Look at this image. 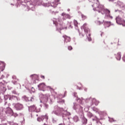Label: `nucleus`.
<instances>
[{
	"instance_id": "1",
	"label": "nucleus",
	"mask_w": 125,
	"mask_h": 125,
	"mask_svg": "<svg viewBox=\"0 0 125 125\" xmlns=\"http://www.w3.org/2000/svg\"><path fill=\"white\" fill-rule=\"evenodd\" d=\"M93 3V4L92 6L93 7V10L95 11H98V12L100 13V12L103 10V6L100 4L99 0H94Z\"/></svg>"
},
{
	"instance_id": "11",
	"label": "nucleus",
	"mask_w": 125,
	"mask_h": 125,
	"mask_svg": "<svg viewBox=\"0 0 125 125\" xmlns=\"http://www.w3.org/2000/svg\"><path fill=\"white\" fill-rule=\"evenodd\" d=\"M91 100L93 104H95V105H98V102L96 101V99L95 98L91 99Z\"/></svg>"
},
{
	"instance_id": "3",
	"label": "nucleus",
	"mask_w": 125,
	"mask_h": 125,
	"mask_svg": "<svg viewBox=\"0 0 125 125\" xmlns=\"http://www.w3.org/2000/svg\"><path fill=\"white\" fill-rule=\"evenodd\" d=\"M116 22L119 25H124L125 24V21L118 16L116 18Z\"/></svg>"
},
{
	"instance_id": "13",
	"label": "nucleus",
	"mask_w": 125,
	"mask_h": 125,
	"mask_svg": "<svg viewBox=\"0 0 125 125\" xmlns=\"http://www.w3.org/2000/svg\"><path fill=\"white\" fill-rule=\"evenodd\" d=\"M62 16H63V17H64L65 18H70V16L64 13H62Z\"/></svg>"
},
{
	"instance_id": "18",
	"label": "nucleus",
	"mask_w": 125,
	"mask_h": 125,
	"mask_svg": "<svg viewBox=\"0 0 125 125\" xmlns=\"http://www.w3.org/2000/svg\"><path fill=\"white\" fill-rule=\"evenodd\" d=\"M64 29H67V26H65V27L62 26L61 27L59 28V30H60V31H62V30H64Z\"/></svg>"
},
{
	"instance_id": "5",
	"label": "nucleus",
	"mask_w": 125,
	"mask_h": 125,
	"mask_svg": "<svg viewBox=\"0 0 125 125\" xmlns=\"http://www.w3.org/2000/svg\"><path fill=\"white\" fill-rule=\"evenodd\" d=\"M62 38H64V43L65 42H71V38L69 37H68L66 35H63L62 36Z\"/></svg>"
},
{
	"instance_id": "25",
	"label": "nucleus",
	"mask_w": 125,
	"mask_h": 125,
	"mask_svg": "<svg viewBox=\"0 0 125 125\" xmlns=\"http://www.w3.org/2000/svg\"><path fill=\"white\" fill-rule=\"evenodd\" d=\"M84 124H86L87 123V119H86V118H84Z\"/></svg>"
},
{
	"instance_id": "15",
	"label": "nucleus",
	"mask_w": 125,
	"mask_h": 125,
	"mask_svg": "<svg viewBox=\"0 0 125 125\" xmlns=\"http://www.w3.org/2000/svg\"><path fill=\"white\" fill-rule=\"evenodd\" d=\"M23 97L24 99L25 100V101H32V99H34V98H31V100H29V98H28L26 96H24Z\"/></svg>"
},
{
	"instance_id": "7",
	"label": "nucleus",
	"mask_w": 125,
	"mask_h": 125,
	"mask_svg": "<svg viewBox=\"0 0 125 125\" xmlns=\"http://www.w3.org/2000/svg\"><path fill=\"white\" fill-rule=\"evenodd\" d=\"M29 109L31 110V111H36V110H37V107H36V105H31L29 107Z\"/></svg>"
},
{
	"instance_id": "4",
	"label": "nucleus",
	"mask_w": 125,
	"mask_h": 125,
	"mask_svg": "<svg viewBox=\"0 0 125 125\" xmlns=\"http://www.w3.org/2000/svg\"><path fill=\"white\" fill-rule=\"evenodd\" d=\"M15 108L17 111H21L24 108V106L21 104L17 103L15 105Z\"/></svg>"
},
{
	"instance_id": "16",
	"label": "nucleus",
	"mask_w": 125,
	"mask_h": 125,
	"mask_svg": "<svg viewBox=\"0 0 125 125\" xmlns=\"http://www.w3.org/2000/svg\"><path fill=\"white\" fill-rule=\"evenodd\" d=\"M87 116L88 117H89V118H91L93 116V115L92 114V113H91V112H88L87 113Z\"/></svg>"
},
{
	"instance_id": "30",
	"label": "nucleus",
	"mask_w": 125,
	"mask_h": 125,
	"mask_svg": "<svg viewBox=\"0 0 125 125\" xmlns=\"http://www.w3.org/2000/svg\"><path fill=\"white\" fill-rule=\"evenodd\" d=\"M114 0H109V1H113Z\"/></svg>"
},
{
	"instance_id": "17",
	"label": "nucleus",
	"mask_w": 125,
	"mask_h": 125,
	"mask_svg": "<svg viewBox=\"0 0 125 125\" xmlns=\"http://www.w3.org/2000/svg\"><path fill=\"white\" fill-rule=\"evenodd\" d=\"M73 22L74 26H75V27H78V21H77V20H74Z\"/></svg>"
},
{
	"instance_id": "32",
	"label": "nucleus",
	"mask_w": 125,
	"mask_h": 125,
	"mask_svg": "<svg viewBox=\"0 0 125 125\" xmlns=\"http://www.w3.org/2000/svg\"><path fill=\"white\" fill-rule=\"evenodd\" d=\"M89 36H90V34H89Z\"/></svg>"
},
{
	"instance_id": "8",
	"label": "nucleus",
	"mask_w": 125,
	"mask_h": 125,
	"mask_svg": "<svg viewBox=\"0 0 125 125\" xmlns=\"http://www.w3.org/2000/svg\"><path fill=\"white\" fill-rule=\"evenodd\" d=\"M104 11L107 16H110V10H109L108 9H104Z\"/></svg>"
},
{
	"instance_id": "23",
	"label": "nucleus",
	"mask_w": 125,
	"mask_h": 125,
	"mask_svg": "<svg viewBox=\"0 0 125 125\" xmlns=\"http://www.w3.org/2000/svg\"><path fill=\"white\" fill-rule=\"evenodd\" d=\"M68 50H72L73 49V47H72V46H68Z\"/></svg>"
},
{
	"instance_id": "26",
	"label": "nucleus",
	"mask_w": 125,
	"mask_h": 125,
	"mask_svg": "<svg viewBox=\"0 0 125 125\" xmlns=\"http://www.w3.org/2000/svg\"><path fill=\"white\" fill-rule=\"evenodd\" d=\"M41 78L42 79H43V80H44V79H45L44 76H43V75H41Z\"/></svg>"
},
{
	"instance_id": "24",
	"label": "nucleus",
	"mask_w": 125,
	"mask_h": 125,
	"mask_svg": "<svg viewBox=\"0 0 125 125\" xmlns=\"http://www.w3.org/2000/svg\"><path fill=\"white\" fill-rule=\"evenodd\" d=\"M82 17L83 18V19H86V16H84V15H82Z\"/></svg>"
},
{
	"instance_id": "14",
	"label": "nucleus",
	"mask_w": 125,
	"mask_h": 125,
	"mask_svg": "<svg viewBox=\"0 0 125 125\" xmlns=\"http://www.w3.org/2000/svg\"><path fill=\"white\" fill-rule=\"evenodd\" d=\"M121 57L122 56L121 55V53H118L116 57V59H117V60H121Z\"/></svg>"
},
{
	"instance_id": "28",
	"label": "nucleus",
	"mask_w": 125,
	"mask_h": 125,
	"mask_svg": "<svg viewBox=\"0 0 125 125\" xmlns=\"http://www.w3.org/2000/svg\"><path fill=\"white\" fill-rule=\"evenodd\" d=\"M48 88H49L50 89H52V88H51V87L49 86H48Z\"/></svg>"
},
{
	"instance_id": "31",
	"label": "nucleus",
	"mask_w": 125,
	"mask_h": 125,
	"mask_svg": "<svg viewBox=\"0 0 125 125\" xmlns=\"http://www.w3.org/2000/svg\"><path fill=\"white\" fill-rule=\"evenodd\" d=\"M4 67H5V64H4Z\"/></svg>"
},
{
	"instance_id": "2",
	"label": "nucleus",
	"mask_w": 125,
	"mask_h": 125,
	"mask_svg": "<svg viewBox=\"0 0 125 125\" xmlns=\"http://www.w3.org/2000/svg\"><path fill=\"white\" fill-rule=\"evenodd\" d=\"M63 112L64 109L62 108L58 107L57 109L52 112V114H55V115H57V116H60V115L63 114Z\"/></svg>"
},
{
	"instance_id": "10",
	"label": "nucleus",
	"mask_w": 125,
	"mask_h": 125,
	"mask_svg": "<svg viewBox=\"0 0 125 125\" xmlns=\"http://www.w3.org/2000/svg\"><path fill=\"white\" fill-rule=\"evenodd\" d=\"M45 118V116H41L37 119L38 122H43V119Z\"/></svg>"
},
{
	"instance_id": "20",
	"label": "nucleus",
	"mask_w": 125,
	"mask_h": 125,
	"mask_svg": "<svg viewBox=\"0 0 125 125\" xmlns=\"http://www.w3.org/2000/svg\"><path fill=\"white\" fill-rule=\"evenodd\" d=\"M58 102L60 104H64V103H65V101H64V100H61V101H60L59 102Z\"/></svg>"
},
{
	"instance_id": "19",
	"label": "nucleus",
	"mask_w": 125,
	"mask_h": 125,
	"mask_svg": "<svg viewBox=\"0 0 125 125\" xmlns=\"http://www.w3.org/2000/svg\"><path fill=\"white\" fill-rule=\"evenodd\" d=\"M84 31L85 32V33H86V34H87V33H88L89 32V29L87 27V28L84 29Z\"/></svg>"
},
{
	"instance_id": "12",
	"label": "nucleus",
	"mask_w": 125,
	"mask_h": 125,
	"mask_svg": "<svg viewBox=\"0 0 125 125\" xmlns=\"http://www.w3.org/2000/svg\"><path fill=\"white\" fill-rule=\"evenodd\" d=\"M31 77H32V80H36V79H38L39 77V76L36 74L31 75Z\"/></svg>"
},
{
	"instance_id": "6",
	"label": "nucleus",
	"mask_w": 125,
	"mask_h": 125,
	"mask_svg": "<svg viewBox=\"0 0 125 125\" xmlns=\"http://www.w3.org/2000/svg\"><path fill=\"white\" fill-rule=\"evenodd\" d=\"M38 87L40 89H43V88H45V83H41L39 85H38Z\"/></svg>"
},
{
	"instance_id": "27",
	"label": "nucleus",
	"mask_w": 125,
	"mask_h": 125,
	"mask_svg": "<svg viewBox=\"0 0 125 125\" xmlns=\"http://www.w3.org/2000/svg\"><path fill=\"white\" fill-rule=\"evenodd\" d=\"M88 41H89V42H91V38H88Z\"/></svg>"
},
{
	"instance_id": "9",
	"label": "nucleus",
	"mask_w": 125,
	"mask_h": 125,
	"mask_svg": "<svg viewBox=\"0 0 125 125\" xmlns=\"http://www.w3.org/2000/svg\"><path fill=\"white\" fill-rule=\"evenodd\" d=\"M9 100H11V101H12V100H18L17 97L15 96H10Z\"/></svg>"
},
{
	"instance_id": "29",
	"label": "nucleus",
	"mask_w": 125,
	"mask_h": 125,
	"mask_svg": "<svg viewBox=\"0 0 125 125\" xmlns=\"http://www.w3.org/2000/svg\"><path fill=\"white\" fill-rule=\"evenodd\" d=\"M59 125H65V124H60Z\"/></svg>"
},
{
	"instance_id": "22",
	"label": "nucleus",
	"mask_w": 125,
	"mask_h": 125,
	"mask_svg": "<svg viewBox=\"0 0 125 125\" xmlns=\"http://www.w3.org/2000/svg\"><path fill=\"white\" fill-rule=\"evenodd\" d=\"M79 35H80V38H83V37H84V34H83L82 33H80L79 34Z\"/></svg>"
},
{
	"instance_id": "21",
	"label": "nucleus",
	"mask_w": 125,
	"mask_h": 125,
	"mask_svg": "<svg viewBox=\"0 0 125 125\" xmlns=\"http://www.w3.org/2000/svg\"><path fill=\"white\" fill-rule=\"evenodd\" d=\"M86 25H87L86 23H84V24L83 25V26H82V28H83V30H84V29H86V28H87V27H86Z\"/></svg>"
}]
</instances>
